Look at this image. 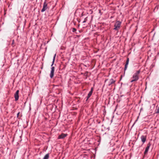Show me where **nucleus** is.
I'll return each mask as SVG.
<instances>
[{
    "label": "nucleus",
    "instance_id": "nucleus-1",
    "mask_svg": "<svg viewBox=\"0 0 159 159\" xmlns=\"http://www.w3.org/2000/svg\"><path fill=\"white\" fill-rule=\"evenodd\" d=\"M56 55V54H55L54 55V56L53 58L52 63L51 66L52 67L51 68V73H50V78H52V77H53L54 75V70H55V67H54L52 66L54 63Z\"/></svg>",
    "mask_w": 159,
    "mask_h": 159
},
{
    "label": "nucleus",
    "instance_id": "nucleus-2",
    "mask_svg": "<svg viewBox=\"0 0 159 159\" xmlns=\"http://www.w3.org/2000/svg\"><path fill=\"white\" fill-rule=\"evenodd\" d=\"M140 73V71L138 70L136 71V72L134 74V75H133L132 80L131 81V82H132L134 81H136L137 80L139 79V75Z\"/></svg>",
    "mask_w": 159,
    "mask_h": 159
},
{
    "label": "nucleus",
    "instance_id": "nucleus-3",
    "mask_svg": "<svg viewBox=\"0 0 159 159\" xmlns=\"http://www.w3.org/2000/svg\"><path fill=\"white\" fill-rule=\"evenodd\" d=\"M121 24V22L120 21H116L114 25L115 28L114 29L118 30L120 28Z\"/></svg>",
    "mask_w": 159,
    "mask_h": 159
},
{
    "label": "nucleus",
    "instance_id": "nucleus-4",
    "mask_svg": "<svg viewBox=\"0 0 159 159\" xmlns=\"http://www.w3.org/2000/svg\"><path fill=\"white\" fill-rule=\"evenodd\" d=\"M48 8L47 4L45 2L43 3V7L42 9L41 10V12H43L46 10Z\"/></svg>",
    "mask_w": 159,
    "mask_h": 159
},
{
    "label": "nucleus",
    "instance_id": "nucleus-5",
    "mask_svg": "<svg viewBox=\"0 0 159 159\" xmlns=\"http://www.w3.org/2000/svg\"><path fill=\"white\" fill-rule=\"evenodd\" d=\"M151 146V144L150 143H149L147 145V147H146L145 148V151L144 152V154L145 155L147 154L148 151V150L150 148V147Z\"/></svg>",
    "mask_w": 159,
    "mask_h": 159
},
{
    "label": "nucleus",
    "instance_id": "nucleus-6",
    "mask_svg": "<svg viewBox=\"0 0 159 159\" xmlns=\"http://www.w3.org/2000/svg\"><path fill=\"white\" fill-rule=\"evenodd\" d=\"M19 90H17L15 94H14V97L15 99V100L16 101L18 100L19 99Z\"/></svg>",
    "mask_w": 159,
    "mask_h": 159
},
{
    "label": "nucleus",
    "instance_id": "nucleus-7",
    "mask_svg": "<svg viewBox=\"0 0 159 159\" xmlns=\"http://www.w3.org/2000/svg\"><path fill=\"white\" fill-rule=\"evenodd\" d=\"M67 135V134H65L62 133L59 136L58 139H63Z\"/></svg>",
    "mask_w": 159,
    "mask_h": 159
},
{
    "label": "nucleus",
    "instance_id": "nucleus-8",
    "mask_svg": "<svg viewBox=\"0 0 159 159\" xmlns=\"http://www.w3.org/2000/svg\"><path fill=\"white\" fill-rule=\"evenodd\" d=\"M141 139L143 143L146 140V137L145 136L142 135L141 137Z\"/></svg>",
    "mask_w": 159,
    "mask_h": 159
},
{
    "label": "nucleus",
    "instance_id": "nucleus-9",
    "mask_svg": "<svg viewBox=\"0 0 159 159\" xmlns=\"http://www.w3.org/2000/svg\"><path fill=\"white\" fill-rule=\"evenodd\" d=\"M93 92V88H92L91 89V91L89 92V93H88V96L87 97V98L86 100H87L92 95Z\"/></svg>",
    "mask_w": 159,
    "mask_h": 159
},
{
    "label": "nucleus",
    "instance_id": "nucleus-10",
    "mask_svg": "<svg viewBox=\"0 0 159 159\" xmlns=\"http://www.w3.org/2000/svg\"><path fill=\"white\" fill-rule=\"evenodd\" d=\"M115 82V80H114L113 79H111L109 80L108 85L110 86L112 84H114Z\"/></svg>",
    "mask_w": 159,
    "mask_h": 159
},
{
    "label": "nucleus",
    "instance_id": "nucleus-11",
    "mask_svg": "<svg viewBox=\"0 0 159 159\" xmlns=\"http://www.w3.org/2000/svg\"><path fill=\"white\" fill-rule=\"evenodd\" d=\"M129 58H127V60L126 61V64L125 65V70H126L127 68V66H128V65L129 64Z\"/></svg>",
    "mask_w": 159,
    "mask_h": 159
},
{
    "label": "nucleus",
    "instance_id": "nucleus-12",
    "mask_svg": "<svg viewBox=\"0 0 159 159\" xmlns=\"http://www.w3.org/2000/svg\"><path fill=\"white\" fill-rule=\"evenodd\" d=\"M49 157V154L48 153L46 154L43 158V159H48Z\"/></svg>",
    "mask_w": 159,
    "mask_h": 159
},
{
    "label": "nucleus",
    "instance_id": "nucleus-13",
    "mask_svg": "<svg viewBox=\"0 0 159 159\" xmlns=\"http://www.w3.org/2000/svg\"><path fill=\"white\" fill-rule=\"evenodd\" d=\"M19 116L20 117H21V116H22V115L21 114H20V112H19L17 113V117H19Z\"/></svg>",
    "mask_w": 159,
    "mask_h": 159
},
{
    "label": "nucleus",
    "instance_id": "nucleus-14",
    "mask_svg": "<svg viewBox=\"0 0 159 159\" xmlns=\"http://www.w3.org/2000/svg\"><path fill=\"white\" fill-rule=\"evenodd\" d=\"M156 113H159V107L157 110Z\"/></svg>",
    "mask_w": 159,
    "mask_h": 159
},
{
    "label": "nucleus",
    "instance_id": "nucleus-15",
    "mask_svg": "<svg viewBox=\"0 0 159 159\" xmlns=\"http://www.w3.org/2000/svg\"><path fill=\"white\" fill-rule=\"evenodd\" d=\"M87 20V19L86 18H85L84 19V20L83 21V23H85L86 21Z\"/></svg>",
    "mask_w": 159,
    "mask_h": 159
},
{
    "label": "nucleus",
    "instance_id": "nucleus-16",
    "mask_svg": "<svg viewBox=\"0 0 159 159\" xmlns=\"http://www.w3.org/2000/svg\"><path fill=\"white\" fill-rule=\"evenodd\" d=\"M76 31V29L75 28L73 29V32H75Z\"/></svg>",
    "mask_w": 159,
    "mask_h": 159
},
{
    "label": "nucleus",
    "instance_id": "nucleus-17",
    "mask_svg": "<svg viewBox=\"0 0 159 159\" xmlns=\"http://www.w3.org/2000/svg\"><path fill=\"white\" fill-rule=\"evenodd\" d=\"M14 40H13V42H12V45L13 46V44H14Z\"/></svg>",
    "mask_w": 159,
    "mask_h": 159
}]
</instances>
